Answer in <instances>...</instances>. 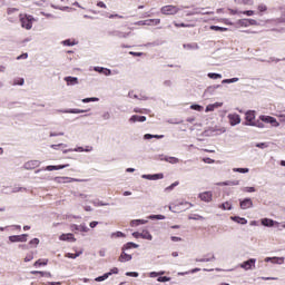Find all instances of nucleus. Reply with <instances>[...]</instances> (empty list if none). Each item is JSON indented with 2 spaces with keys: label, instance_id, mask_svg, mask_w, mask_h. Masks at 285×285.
Wrapping results in <instances>:
<instances>
[{
  "label": "nucleus",
  "instance_id": "79ce46f5",
  "mask_svg": "<svg viewBox=\"0 0 285 285\" xmlns=\"http://www.w3.org/2000/svg\"><path fill=\"white\" fill-rule=\"evenodd\" d=\"M196 262H200V263L215 262V255H212L210 258H196Z\"/></svg>",
  "mask_w": 285,
  "mask_h": 285
},
{
  "label": "nucleus",
  "instance_id": "e2e57ef3",
  "mask_svg": "<svg viewBox=\"0 0 285 285\" xmlns=\"http://www.w3.org/2000/svg\"><path fill=\"white\" fill-rule=\"evenodd\" d=\"M215 111V107L213 105H208L205 109V112H214Z\"/></svg>",
  "mask_w": 285,
  "mask_h": 285
},
{
  "label": "nucleus",
  "instance_id": "2eb2a0df",
  "mask_svg": "<svg viewBox=\"0 0 285 285\" xmlns=\"http://www.w3.org/2000/svg\"><path fill=\"white\" fill-rule=\"evenodd\" d=\"M95 72H99L100 75H105V77H110L112 75V70L104 67H94Z\"/></svg>",
  "mask_w": 285,
  "mask_h": 285
},
{
  "label": "nucleus",
  "instance_id": "c03bdc74",
  "mask_svg": "<svg viewBox=\"0 0 285 285\" xmlns=\"http://www.w3.org/2000/svg\"><path fill=\"white\" fill-rule=\"evenodd\" d=\"M252 126H254L256 128H266V125H264V122H262L259 120H255V122H252Z\"/></svg>",
  "mask_w": 285,
  "mask_h": 285
},
{
  "label": "nucleus",
  "instance_id": "ea45409f",
  "mask_svg": "<svg viewBox=\"0 0 285 285\" xmlns=\"http://www.w3.org/2000/svg\"><path fill=\"white\" fill-rule=\"evenodd\" d=\"M30 248H37L39 246V238H33L29 242Z\"/></svg>",
  "mask_w": 285,
  "mask_h": 285
},
{
  "label": "nucleus",
  "instance_id": "a878e982",
  "mask_svg": "<svg viewBox=\"0 0 285 285\" xmlns=\"http://www.w3.org/2000/svg\"><path fill=\"white\" fill-rule=\"evenodd\" d=\"M232 222H236V224H242V226H245V224H248V220L246 218H242L239 216H232Z\"/></svg>",
  "mask_w": 285,
  "mask_h": 285
},
{
  "label": "nucleus",
  "instance_id": "7c9ffc66",
  "mask_svg": "<svg viewBox=\"0 0 285 285\" xmlns=\"http://www.w3.org/2000/svg\"><path fill=\"white\" fill-rule=\"evenodd\" d=\"M31 275H41V277H52V274L50 272L32 271Z\"/></svg>",
  "mask_w": 285,
  "mask_h": 285
},
{
  "label": "nucleus",
  "instance_id": "ddd939ff",
  "mask_svg": "<svg viewBox=\"0 0 285 285\" xmlns=\"http://www.w3.org/2000/svg\"><path fill=\"white\" fill-rule=\"evenodd\" d=\"M150 21H154V26H159L161 23V19H148V20H140L136 22V26H150Z\"/></svg>",
  "mask_w": 285,
  "mask_h": 285
},
{
  "label": "nucleus",
  "instance_id": "58836bf2",
  "mask_svg": "<svg viewBox=\"0 0 285 285\" xmlns=\"http://www.w3.org/2000/svg\"><path fill=\"white\" fill-rule=\"evenodd\" d=\"M233 173H240L243 175H246V173H250V169H248V168H233Z\"/></svg>",
  "mask_w": 285,
  "mask_h": 285
},
{
  "label": "nucleus",
  "instance_id": "e433bc0d",
  "mask_svg": "<svg viewBox=\"0 0 285 285\" xmlns=\"http://www.w3.org/2000/svg\"><path fill=\"white\" fill-rule=\"evenodd\" d=\"M219 208H223V210H233V205L228 202L223 203Z\"/></svg>",
  "mask_w": 285,
  "mask_h": 285
},
{
  "label": "nucleus",
  "instance_id": "4d7b16f0",
  "mask_svg": "<svg viewBox=\"0 0 285 285\" xmlns=\"http://www.w3.org/2000/svg\"><path fill=\"white\" fill-rule=\"evenodd\" d=\"M62 45L63 46H77V42H72V41H70V39H67V40L62 41Z\"/></svg>",
  "mask_w": 285,
  "mask_h": 285
},
{
  "label": "nucleus",
  "instance_id": "f704fd0d",
  "mask_svg": "<svg viewBox=\"0 0 285 285\" xmlns=\"http://www.w3.org/2000/svg\"><path fill=\"white\" fill-rule=\"evenodd\" d=\"M238 6H253V0H235Z\"/></svg>",
  "mask_w": 285,
  "mask_h": 285
},
{
  "label": "nucleus",
  "instance_id": "6e6d98bb",
  "mask_svg": "<svg viewBox=\"0 0 285 285\" xmlns=\"http://www.w3.org/2000/svg\"><path fill=\"white\" fill-rule=\"evenodd\" d=\"M149 218L150 219H166V216H164V215H150Z\"/></svg>",
  "mask_w": 285,
  "mask_h": 285
},
{
  "label": "nucleus",
  "instance_id": "393cba45",
  "mask_svg": "<svg viewBox=\"0 0 285 285\" xmlns=\"http://www.w3.org/2000/svg\"><path fill=\"white\" fill-rule=\"evenodd\" d=\"M183 48H185V50H199V45L197 42L185 43Z\"/></svg>",
  "mask_w": 285,
  "mask_h": 285
},
{
  "label": "nucleus",
  "instance_id": "69168bd1",
  "mask_svg": "<svg viewBox=\"0 0 285 285\" xmlns=\"http://www.w3.org/2000/svg\"><path fill=\"white\" fill-rule=\"evenodd\" d=\"M189 219L199 220V219H204V218H203V216L195 214L194 216H189Z\"/></svg>",
  "mask_w": 285,
  "mask_h": 285
},
{
  "label": "nucleus",
  "instance_id": "6ab92c4d",
  "mask_svg": "<svg viewBox=\"0 0 285 285\" xmlns=\"http://www.w3.org/2000/svg\"><path fill=\"white\" fill-rule=\"evenodd\" d=\"M71 230H80L81 233H88V230H90V228H88V226H86V224H81V225H71Z\"/></svg>",
  "mask_w": 285,
  "mask_h": 285
},
{
  "label": "nucleus",
  "instance_id": "bb28decb",
  "mask_svg": "<svg viewBox=\"0 0 285 285\" xmlns=\"http://www.w3.org/2000/svg\"><path fill=\"white\" fill-rule=\"evenodd\" d=\"M144 224H148V220H144V219H134L130 222V226L131 227H137V226H141Z\"/></svg>",
  "mask_w": 285,
  "mask_h": 285
},
{
  "label": "nucleus",
  "instance_id": "f8f14e48",
  "mask_svg": "<svg viewBox=\"0 0 285 285\" xmlns=\"http://www.w3.org/2000/svg\"><path fill=\"white\" fill-rule=\"evenodd\" d=\"M142 179H148L149 181H157L158 179H164V174H148V175H142Z\"/></svg>",
  "mask_w": 285,
  "mask_h": 285
},
{
  "label": "nucleus",
  "instance_id": "39448f33",
  "mask_svg": "<svg viewBox=\"0 0 285 285\" xmlns=\"http://www.w3.org/2000/svg\"><path fill=\"white\" fill-rule=\"evenodd\" d=\"M257 259L250 258L248 261H245L240 264V268H244V271H253L255 268Z\"/></svg>",
  "mask_w": 285,
  "mask_h": 285
},
{
  "label": "nucleus",
  "instance_id": "dca6fc26",
  "mask_svg": "<svg viewBox=\"0 0 285 285\" xmlns=\"http://www.w3.org/2000/svg\"><path fill=\"white\" fill-rule=\"evenodd\" d=\"M242 210H247V208H253V200L250 198H245L240 200Z\"/></svg>",
  "mask_w": 285,
  "mask_h": 285
},
{
  "label": "nucleus",
  "instance_id": "423d86ee",
  "mask_svg": "<svg viewBox=\"0 0 285 285\" xmlns=\"http://www.w3.org/2000/svg\"><path fill=\"white\" fill-rule=\"evenodd\" d=\"M41 166V161L39 160H29L24 163L23 169L24 170H35V168H39Z\"/></svg>",
  "mask_w": 285,
  "mask_h": 285
},
{
  "label": "nucleus",
  "instance_id": "774afa93",
  "mask_svg": "<svg viewBox=\"0 0 285 285\" xmlns=\"http://www.w3.org/2000/svg\"><path fill=\"white\" fill-rule=\"evenodd\" d=\"M203 161L205 164H215V160H213V158H204Z\"/></svg>",
  "mask_w": 285,
  "mask_h": 285
},
{
  "label": "nucleus",
  "instance_id": "c756f323",
  "mask_svg": "<svg viewBox=\"0 0 285 285\" xmlns=\"http://www.w3.org/2000/svg\"><path fill=\"white\" fill-rule=\"evenodd\" d=\"M139 245L132 243V242H129L125 245H122L121 247V250H130V248H137Z\"/></svg>",
  "mask_w": 285,
  "mask_h": 285
},
{
  "label": "nucleus",
  "instance_id": "6e6552de",
  "mask_svg": "<svg viewBox=\"0 0 285 285\" xmlns=\"http://www.w3.org/2000/svg\"><path fill=\"white\" fill-rule=\"evenodd\" d=\"M261 121H264V124H272L275 128L279 127V122H277V119L271 116H259Z\"/></svg>",
  "mask_w": 285,
  "mask_h": 285
},
{
  "label": "nucleus",
  "instance_id": "aec40b11",
  "mask_svg": "<svg viewBox=\"0 0 285 285\" xmlns=\"http://www.w3.org/2000/svg\"><path fill=\"white\" fill-rule=\"evenodd\" d=\"M137 121H139L140 124H142L144 121H146V116H138V115H134L129 118V122L130 124H137Z\"/></svg>",
  "mask_w": 285,
  "mask_h": 285
},
{
  "label": "nucleus",
  "instance_id": "f3484780",
  "mask_svg": "<svg viewBox=\"0 0 285 285\" xmlns=\"http://www.w3.org/2000/svg\"><path fill=\"white\" fill-rule=\"evenodd\" d=\"M65 81L67 86H77L79 83V78L72 77V76H67L65 77Z\"/></svg>",
  "mask_w": 285,
  "mask_h": 285
},
{
  "label": "nucleus",
  "instance_id": "9d476101",
  "mask_svg": "<svg viewBox=\"0 0 285 285\" xmlns=\"http://www.w3.org/2000/svg\"><path fill=\"white\" fill-rule=\"evenodd\" d=\"M108 35L110 37H118V39H128L130 37V32H121L119 30L109 31Z\"/></svg>",
  "mask_w": 285,
  "mask_h": 285
},
{
  "label": "nucleus",
  "instance_id": "8fccbe9b",
  "mask_svg": "<svg viewBox=\"0 0 285 285\" xmlns=\"http://www.w3.org/2000/svg\"><path fill=\"white\" fill-rule=\"evenodd\" d=\"M90 101H99V98L91 97V98H83L82 104H90Z\"/></svg>",
  "mask_w": 285,
  "mask_h": 285
},
{
  "label": "nucleus",
  "instance_id": "f257e3e1",
  "mask_svg": "<svg viewBox=\"0 0 285 285\" xmlns=\"http://www.w3.org/2000/svg\"><path fill=\"white\" fill-rule=\"evenodd\" d=\"M21 27L26 30H32V21H35V17L26 16L24 18H20Z\"/></svg>",
  "mask_w": 285,
  "mask_h": 285
},
{
  "label": "nucleus",
  "instance_id": "7ed1b4c3",
  "mask_svg": "<svg viewBox=\"0 0 285 285\" xmlns=\"http://www.w3.org/2000/svg\"><path fill=\"white\" fill-rule=\"evenodd\" d=\"M246 121L244 122V126H253L252 124H255V110H248L245 114Z\"/></svg>",
  "mask_w": 285,
  "mask_h": 285
},
{
  "label": "nucleus",
  "instance_id": "338daca9",
  "mask_svg": "<svg viewBox=\"0 0 285 285\" xmlns=\"http://www.w3.org/2000/svg\"><path fill=\"white\" fill-rule=\"evenodd\" d=\"M102 119L105 120V121H108V119H110V112H104L102 114Z\"/></svg>",
  "mask_w": 285,
  "mask_h": 285
},
{
  "label": "nucleus",
  "instance_id": "a18cd8bd",
  "mask_svg": "<svg viewBox=\"0 0 285 285\" xmlns=\"http://www.w3.org/2000/svg\"><path fill=\"white\" fill-rule=\"evenodd\" d=\"M239 81V78H230V79H224L222 83H237Z\"/></svg>",
  "mask_w": 285,
  "mask_h": 285
},
{
  "label": "nucleus",
  "instance_id": "4468645a",
  "mask_svg": "<svg viewBox=\"0 0 285 285\" xmlns=\"http://www.w3.org/2000/svg\"><path fill=\"white\" fill-rule=\"evenodd\" d=\"M132 261V255L126 253V250H121L120 256L118 257V262H120L121 264L126 263V262H131Z\"/></svg>",
  "mask_w": 285,
  "mask_h": 285
},
{
  "label": "nucleus",
  "instance_id": "09e8293b",
  "mask_svg": "<svg viewBox=\"0 0 285 285\" xmlns=\"http://www.w3.org/2000/svg\"><path fill=\"white\" fill-rule=\"evenodd\" d=\"M238 26H242L243 28H248V19L238 20Z\"/></svg>",
  "mask_w": 285,
  "mask_h": 285
},
{
  "label": "nucleus",
  "instance_id": "603ef678",
  "mask_svg": "<svg viewBox=\"0 0 285 285\" xmlns=\"http://www.w3.org/2000/svg\"><path fill=\"white\" fill-rule=\"evenodd\" d=\"M242 191L243 193H255V187H243Z\"/></svg>",
  "mask_w": 285,
  "mask_h": 285
},
{
  "label": "nucleus",
  "instance_id": "a211bd4d",
  "mask_svg": "<svg viewBox=\"0 0 285 285\" xmlns=\"http://www.w3.org/2000/svg\"><path fill=\"white\" fill-rule=\"evenodd\" d=\"M68 166H70L69 164L67 165H49L47 167H45V170H49V171H52V170H63V168H68Z\"/></svg>",
  "mask_w": 285,
  "mask_h": 285
},
{
  "label": "nucleus",
  "instance_id": "37998d69",
  "mask_svg": "<svg viewBox=\"0 0 285 285\" xmlns=\"http://www.w3.org/2000/svg\"><path fill=\"white\" fill-rule=\"evenodd\" d=\"M190 110H196L197 112H202L204 110V106L200 105H191Z\"/></svg>",
  "mask_w": 285,
  "mask_h": 285
},
{
  "label": "nucleus",
  "instance_id": "4be33fe9",
  "mask_svg": "<svg viewBox=\"0 0 285 285\" xmlns=\"http://www.w3.org/2000/svg\"><path fill=\"white\" fill-rule=\"evenodd\" d=\"M61 242H77V238H75V235L72 234H62L60 235Z\"/></svg>",
  "mask_w": 285,
  "mask_h": 285
},
{
  "label": "nucleus",
  "instance_id": "5fc2aeb1",
  "mask_svg": "<svg viewBox=\"0 0 285 285\" xmlns=\"http://www.w3.org/2000/svg\"><path fill=\"white\" fill-rule=\"evenodd\" d=\"M92 204H94V206H110V204H108V203H104V202H97V200H95V202H92Z\"/></svg>",
  "mask_w": 285,
  "mask_h": 285
},
{
  "label": "nucleus",
  "instance_id": "412c9836",
  "mask_svg": "<svg viewBox=\"0 0 285 285\" xmlns=\"http://www.w3.org/2000/svg\"><path fill=\"white\" fill-rule=\"evenodd\" d=\"M60 112H65L68 115H81L83 112H88V110H83V109H66V110H60Z\"/></svg>",
  "mask_w": 285,
  "mask_h": 285
},
{
  "label": "nucleus",
  "instance_id": "0eeeda50",
  "mask_svg": "<svg viewBox=\"0 0 285 285\" xmlns=\"http://www.w3.org/2000/svg\"><path fill=\"white\" fill-rule=\"evenodd\" d=\"M227 119H229L230 126H237L242 124V117L238 114H229Z\"/></svg>",
  "mask_w": 285,
  "mask_h": 285
},
{
  "label": "nucleus",
  "instance_id": "49530a36",
  "mask_svg": "<svg viewBox=\"0 0 285 285\" xmlns=\"http://www.w3.org/2000/svg\"><path fill=\"white\" fill-rule=\"evenodd\" d=\"M217 88H220V86L219 85L210 86L206 89V92H209L210 95H213V92H215Z\"/></svg>",
  "mask_w": 285,
  "mask_h": 285
},
{
  "label": "nucleus",
  "instance_id": "2f4dec72",
  "mask_svg": "<svg viewBox=\"0 0 285 285\" xmlns=\"http://www.w3.org/2000/svg\"><path fill=\"white\" fill-rule=\"evenodd\" d=\"M141 239H148V242H153V235L148 230H142L141 232Z\"/></svg>",
  "mask_w": 285,
  "mask_h": 285
},
{
  "label": "nucleus",
  "instance_id": "680f3d73",
  "mask_svg": "<svg viewBox=\"0 0 285 285\" xmlns=\"http://www.w3.org/2000/svg\"><path fill=\"white\" fill-rule=\"evenodd\" d=\"M22 190H26V187H13L11 193H21Z\"/></svg>",
  "mask_w": 285,
  "mask_h": 285
},
{
  "label": "nucleus",
  "instance_id": "20e7f679",
  "mask_svg": "<svg viewBox=\"0 0 285 285\" xmlns=\"http://www.w3.org/2000/svg\"><path fill=\"white\" fill-rule=\"evenodd\" d=\"M56 184H72V181H83L82 179L70 178V177H55Z\"/></svg>",
  "mask_w": 285,
  "mask_h": 285
},
{
  "label": "nucleus",
  "instance_id": "cd10ccee",
  "mask_svg": "<svg viewBox=\"0 0 285 285\" xmlns=\"http://www.w3.org/2000/svg\"><path fill=\"white\" fill-rule=\"evenodd\" d=\"M218 186H239V180H227L219 183Z\"/></svg>",
  "mask_w": 285,
  "mask_h": 285
},
{
  "label": "nucleus",
  "instance_id": "13d9d810",
  "mask_svg": "<svg viewBox=\"0 0 285 285\" xmlns=\"http://www.w3.org/2000/svg\"><path fill=\"white\" fill-rule=\"evenodd\" d=\"M126 276L127 277H139V273H137V272H127Z\"/></svg>",
  "mask_w": 285,
  "mask_h": 285
},
{
  "label": "nucleus",
  "instance_id": "864d4df0",
  "mask_svg": "<svg viewBox=\"0 0 285 285\" xmlns=\"http://www.w3.org/2000/svg\"><path fill=\"white\" fill-rule=\"evenodd\" d=\"M176 186H179V181H175L174 184H171L170 186H168L167 188H165V190H174L176 188Z\"/></svg>",
  "mask_w": 285,
  "mask_h": 285
},
{
  "label": "nucleus",
  "instance_id": "052dcab7",
  "mask_svg": "<svg viewBox=\"0 0 285 285\" xmlns=\"http://www.w3.org/2000/svg\"><path fill=\"white\" fill-rule=\"evenodd\" d=\"M256 148H261L262 150H264V148H268V145L266 142H258L256 144Z\"/></svg>",
  "mask_w": 285,
  "mask_h": 285
},
{
  "label": "nucleus",
  "instance_id": "9b49d317",
  "mask_svg": "<svg viewBox=\"0 0 285 285\" xmlns=\"http://www.w3.org/2000/svg\"><path fill=\"white\" fill-rule=\"evenodd\" d=\"M9 242L13 244L17 242H28V234L9 236Z\"/></svg>",
  "mask_w": 285,
  "mask_h": 285
},
{
  "label": "nucleus",
  "instance_id": "b1692460",
  "mask_svg": "<svg viewBox=\"0 0 285 285\" xmlns=\"http://www.w3.org/2000/svg\"><path fill=\"white\" fill-rule=\"evenodd\" d=\"M265 262H272L273 264H284V257H266Z\"/></svg>",
  "mask_w": 285,
  "mask_h": 285
},
{
  "label": "nucleus",
  "instance_id": "c9c22d12",
  "mask_svg": "<svg viewBox=\"0 0 285 285\" xmlns=\"http://www.w3.org/2000/svg\"><path fill=\"white\" fill-rule=\"evenodd\" d=\"M209 29L215 30L216 32H226L228 28L219 27V26H210Z\"/></svg>",
  "mask_w": 285,
  "mask_h": 285
},
{
  "label": "nucleus",
  "instance_id": "1a4fd4ad",
  "mask_svg": "<svg viewBox=\"0 0 285 285\" xmlns=\"http://www.w3.org/2000/svg\"><path fill=\"white\" fill-rule=\"evenodd\" d=\"M199 199L202 202H205L206 204H210L213 202V191H204L198 195Z\"/></svg>",
  "mask_w": 285,
  "mask_h": 285
},
{
  "label": "nucleus",
  "instance_id": "473e14b6",
  "mask_svg": "<svg viewBox=\"0 0 285 285\" xmlns=\"http://www.w3.org/2000/svg\"><path fill=\"white\" fill-rule=\"evenodd\" d=\"M82 254H83V252L80 250V252H77L76 254L67 253L65 256L68 257L69 259H77V257H79Z\"/></svg>",
  "mask_w": 285,
  "mask_h": 285
},
{
  "label": "nucleus",
  "instance_id": "bf43d9fd",
  "mask_svg": "<svg viewBox=\"0 0 285 285\" xmlns=\"http://www.w3.org/2000/svg\"><path fill=\"white\" fill-rule=\"evenodd\" d=\"M111 237H126V234H124L122 232H116L111 234Z\"/></svg>",
  "mask_w": 285,
  "mask_h": 285
},
{
  "label": "nucleus",
  "instance_id": "c85d7f7f",
  "mask_svg": "<svg viewBox=\"0 0 285 285\" xmlns=\"http://www.w3.org/2000/svg\"><path fill=\"white\" fill-rule=\"evenodd\" d=\"M163 161H167L168 164H179V158L177 157H168L161 158Z\"/></svg>",
  "mask_w": 285,
  "mask_h": 285
},
{
  "label": "nucleus",
  "instance_id": "72a5a7b5",
  "mask_svg": "<svg viewBox=\"0 0 285 285\" xmlns=\"http://www.w3.org/2000/svg\"><path fill=\"white\" fill-rule=\"evenodd\" d=\"M110 275H112V273H106L102 276L96 277L95 282H106V279H108V277H110Z\"/></svg>",
  "mask_w": 285,
  "mask_h": 285
},
{
  "label": "nucleus",
  "instance_id": "0e129e2a",
  "mask_svg": "<svg viewBox=\"0 0 285 285\" xmlns=\"http://www.w3.org/2000/svg\"><path fill=\"white\" fill-rule=\"evenodd\" d=\"M258 10L259 12H266V10H268V7H266V4H259Z\"/></svg>",
  "mask_w": 285,
  "mask_h": 285
},
{
  "label": "nucleus",
  "instance_id": "a19ab883",
  "mask_svg": "<svg viewBox=\"0 0 285 285\" xmlns=\"http://www.w3.org/2000/svg\"><path fill=\"white\" fill-rule=\"evenodd\" d=\"M33 266H48V259H43L42 262H41V259H38L35 264H33Z\"/></svg>",
  "mask_w": 285,
  "mask_h": 285
},
{
  "label": "nucleus",
  "instance_id": "3c124183",
  "mask_svg": "<svg viewBox=\"0 0 285 285\" xmlns=\"http://www.w3.org/2000/svg\"><path fill=\"white\" fill-rule=\"evenodd\" d=\"M157 282H163V283L170 282V277H168V276H159L157 278Z\"/></svg>",
  "mask_w": 285,
  "mask_h": 285
},
{
  "label": "nucleus",
  "instance_id": "f03ea898",
  "mask_svg": "<svg viewBox=\"0 0 285 285\" xmlns=\"http://www.w3.org/2000/svg\"><path fill=\"white\" fill-rule=\"evenodd\" d=\"M161 14H177L179 12V8L176 6L169 4L165 6L160 9Z\"/></svg>",
  "mask_w": 285,
  "mask_h": 285
},
{
  "label": "nucleus",
  "instance_id": "de8ad7c7",
  "mask_svg": "<svg viewBox=\"0 0 285 285\" xmlns=\"http://www.w3.org/2000/svg\"><path fill=\"white\" fill-rule=\"evenodd\" d=\"M207 77H209V79H222V75L220 73H214V72H209L207 75Z\"/></svg>",
  "mask_w": 285,
  "mask_h": 285
},
{
  "label": "nucleus",
  "instance_id": "5701e85b",
  "mask_svg": "<svg viewBox=\"0 0 285 285\" xmlns=\"http://www.w3.org/2000/svg\"><path fill=\"white\" fill-rule=\"evenodd\" d=\"M275 224H278V223L271 219V218H263L262 219V225L266 226L267 228H273V226H275Z\"/></svg>",
  "mask_w": 285,
  "mask_h": 285
},
{
  "label": "nucleus",
  "instance_id": "4c0bfd02",
  "mask_svg": "<svg viewBox=\"0 0 285 285\" xmlns=\"http://www.w3.org/2000/svg\"><path fill=\"white\" fill-rule=\"evenodd\" d=\"M202 10H206L204 8H196L191 14H213V12H202Z\"/></svg>",
  "mask_w": 285,
  "mask_h": 285
}]
</instances>
